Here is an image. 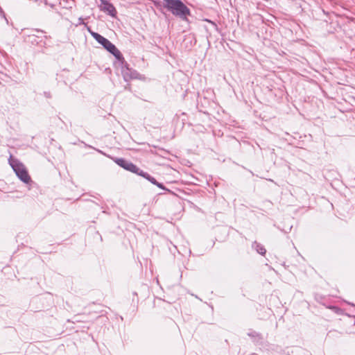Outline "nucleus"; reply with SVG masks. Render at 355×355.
Returning a JSON list of instances; mask_svg holds the SVG:
<instances>
[{
  "label": "nucleus",
  "instance_id": "9",
  "mask_svg": "<svg viewBox=\"0 0 355 355\" xmlns=\"http://www.w3.org/2000/svg\"><path fill=\"white\" fill-rule=\"evenodd\" d=\"M148 181H150L152 184H157V181L153 178L151 177L150 175L147 177V179Z\"/></svg>",
  "mask_w": 355,
  "mask_h": 355
},
{
  "label": "nucleus",
  "instance_id": "5",
  "mask_svg": "<svg viewBox=\"0 0 355 355\" xmlns=\"http://www.w3.org/2000/svg\"><path fill=\"white\" fill-rule=\"evenodd\" d=\"M101 9L111 16H114L116 13V9L113 5L105 0H101Z\"/></svg>",
  "mask_w": 355,
  "mask_h": 355
},
{
  "label": "nucleus",
  "instance_id": "10",
  "mask_svg": "<svg viewBox=\"0 0 355 355\" xmlns=\"http://www.w3.org/2000/svg\"><path fill=\"white\" fill-rule=\"evenodd\" d=\"M155 185H156L157 187H159V188L162 189H165V187L163 186V184H161V183H159L158 182H157V184H156Z\"/></svg>",
  "mask_w": 355,
  "mask_h": 355
},
{
  "label": "nucleus",
  "instance_id": "6",
  "mask_svg": "<svg viewBox=\"0 0 355 355\" xmlns=\"http://www.w3.org/2000/svg\"><path fill=\"white\" fill-rule=\"evenodd\" d=\"M121 73L125 81H128L132 78H136L137 76V73L135 71H132L128 67L123 68Z\"/></svg>",
  "mask_w": 355,
  "mask_h": 355
},
{
  "label": "nucleus",
  "instance_id": "4",
  "mask_svg": "<svg viewBox=\"0 0 355 355\" xmlns=\"http://www.w3.org/2000/svg\"><path fill=\"white\" fill-rule=\"evenodd\" d=\"M115 162L118 165L129 171L132 173H138L139 168L130 162H128L123 159H116Z\"/></svg>",
  "mask_w": 355,
  "mask_h": 355
},
{
  "label": "nucleus",
  "instance_id": "7",
  "mask_svg": "<svg viewBox=\"0 0 355 355\" xmlns=\"http://www.w3.org/2000/svg\"><path fill=\"white\" fill-rule=\"evenodd\" d=\"M252 248H254L256 250V251L259 253L260 254H265L266 252V250L265 249V248L261 245V244L257 243V242H254L252 245Z\"/></svg>",
  "mask_w": 355,
  "mask_h": 355
},
{
  "label": "nucleus",
  "instance_id": "3",
  "mask_svg": "<svg viewBox=\"0 0 355 355\" xmlns=\"http://www.w3.org/2000/svg\"><path fill=\"white\" fill-rule=\"evenodd\" d=\"M92 35L98 43L102 44L105 49L114 55L116 58L120 60L122 58L121 52L107 39L96 33H92Z\"/></svg>",
  "mask_w": 355,
  "mask_h": 355
},
{
  "label": "nucleus",
  "instance_id": "8",
  "mask_svg": "<svg viewBox=\"0 0 355 355\" xmlns=\"http://www.w3.org/2000/svg\"><path fill=\"white\" fill-rule=\"evenodd\" d=\"M136 173L144 177L146 179H147V177L149 175V174H148L147 173L140 171L139 168L138 173Z\"/></svg>",
  "mask_w": 355,
  "mask_h": 355
},
{
  "label": "nucleus",
  "instance_id": "1",
  "mask_svg": "<svg viewBox=\"0 0 355 355\" xmlns=\"http://www.w3.org/2000/svg\"><path fill=\"white\" fill-rule=\"evenodd\" d=\"M163 6L182 19L190 15L189 9L180 0H162Z\"/></svg>",
  "mask_w": 355,
  "mask_h": 355
},
{
  "label": "nucleus",
  "instance_id": "2",
  "mask_svg": "<svg viewBox=\"0 0 355 355\" xmlns=\"http://www.w3.org/2000/svg\"><path fill=\"white\" fill-rule=\"evenodd\" d=\"M9 163L16 175L21 182L25 184H28L31 182V178L28 175V171L21 162L16 159L10 157Z\"/></svg>",
  "mask_w": 355,
  "mask_h": 355
}]
</instances>
